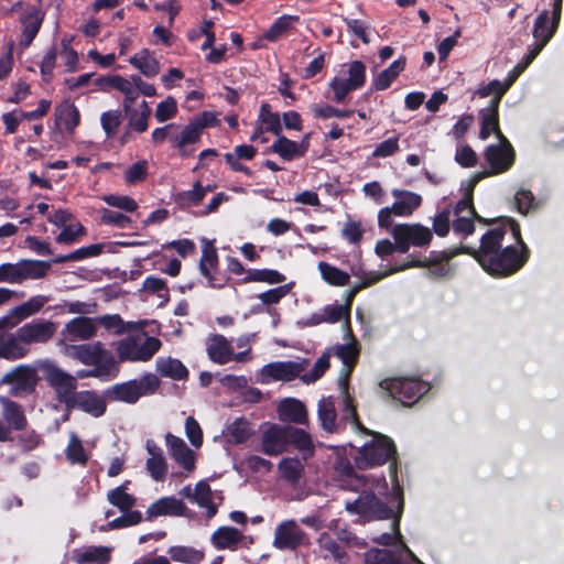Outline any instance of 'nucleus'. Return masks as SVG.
<instances>
[{
  "label": "nucleus",
  "instance_id": "26",
  "mask_svg": "<svg viewBox=\"0 0 564 564\" xmlns=\"http://www.w3.org/2000/svg\"><path fill=\"white\" fill-rule=\"evenodd\" d=\"M349 312L350 304H330L323 307L321 311L312 314L308 318L307 324L311 326L319 325L322 323L334 324L344 321V332L346 330V324H349Z\"/></svg>",
  "mask_w": 564,
  "mask_h": 564
},
{
  "label": "nucleus",
  "instance_id": "39",
  "mask_svg": "<svg viewBox=\"0 0 564 564\" xmlns=\"http://www.w3.org/2000/svg\"><path fill=\"white\" fill-rule=\"evenodd\" d=\"M19 283L24 280H36L46 275L51 264L39 260H21L17 262Z\"/></svg>",
  "mask_w": 564,
  "mask_h": 564
},
{
  "label": "nucleus",
  "instance_id": "2",
  "mask_svg": "<svg viewBox=\"0 0 564 564\" xmlns=\"http://www.w3.org/2000/svg\"><path fill=\"white\" fill-rule=\"evenodd\" d=\"M61 352L85 366L106 369L111 373H119V362L115 355L101 341L77 345H65Z\"/></svg>",
  "mask_w": 564,
  "mask_h": 564
},
{
  "label": "nucleus",
  "instance_id": "33",
  "mask_svg": "<svg viewBox=\"0 0 564 564\" xmlns=\"http://www.w3.org/2000/svg\"><path fill=\"white\" fill-rule=\"evenodd\" d=\"M292 445L300 454L303 460L314 456L315 445L312 436L302 429L289 425L288 446Z\"/></svg>",
  "mask_w": 564,
  "mask_h": 564
},
{
  "label": "nucleus",
  "instance_id": "57",
  "mask_svg": "<svg viewBox=\"0 0 564 564\" xmlns=\"http://www.w3.org/2000/svg\"><path fill=\"white\" fill-rule=\"evenodd\" d=\"M109 84L124 95L123 109L131 107V104L138 98L137 88L129 79L113 76L109 79Z\"/></svg>",
  "mask_w": 564,
  "mask_h": 564
},
{
  "label": "nucleus",
  "instance_id": "3",
  "mask_svg": "<svg viewBox=\"0 0 564 564\" xmlns=\"http://www.w3.org/2000/svg\"><path fill=\"white\" fill-rule=\"evenodd\" d=\"M366 82V66L360 61H354L341 65L338 74L329 82L328 87L333 91L332 99L341 104L350 91L357 90Z\"/></svg>",
  "mask_w": 564,
  "mask_h": 564
},
{
  "label": "nucleus",
  "instance_id": "27",
  "mask_svg": "<svg viewBox=\"0 0 564 564\" xmlns=\"http://www.w3.org/2000/svg\"><path fill=\"white\" fill-rule=\"evenodd\" d=\"M525 69V65L519 63L508 75V78L505 83L499 80H492L487 85L482 86L478 89L477 94L480 97H488L494 95V98L490 101L489 106H499L500 99L503 94L510 88V86L516 82L519 75Z\"/></svg>",
  "mask_w": 564,
  "mask_h": 564
},
{
  "label": "nucleus",
  "instance_id": "50",
  "mask_svg": "<svg viewBox=\"0 0 564 564\" xmlns=\"http://www.w3.org/2000/svg\"><path fill=\"white\" fill-rule=\"evenodd\" d=\"M317 543L321 550L326 552L325 556H330L338 563L347 560L345 549L329 533H322L317 539Z\"/></svg>",
  "mask_w": 564,
  "mask_h": 564
},
{
  "label": "nucleus",
  "instance_id": "42",
  "mask_svg": "<svg viewBox=\"0 0 564 564\" xmlns=\"http://www.w3.org/2000/svg\"><path fill=\"white\" fill-rule=\"evenodd\" d=\"M156 370L163 376L173 380H184L188 376L187 368L175 358L160 357L156 359Z\"/></svg>",
  "mask_w": 564,
  "mask_h": 564
},
{
  "label": "nucleus",
  "instance_id": "20",
  "mask_svg": "<svg viewBox=\"0 0 564 564\" xmlns=\"http://www.w3.org/2000/svg\"><path fill=\"white\" fill-rule=\"evenodd\" d=\"M398 554L389 550L371 549L366 553L367 564H423L413 552L400 542Z\"/></svg>",
  "mask_w": 564,
  "mask_h": 564
},
{
  "label": "nucleus",
  "instance_id": "23",
  "mask_svg": "<svg viewBox=\"0 0 564 564\" xmlns=\"http://www.w3.org/2000/svg\"><path fill=\"white\" fill-rule=\"evenodd\" d=\"M165 444L170 456L187 473L195 469V453L186 445L184 440L167 433Z\"/></svg>",
  "mask_w": 564,
  "mask_h": 564
},
{
  "label": "nucleus",
  "instance_id": "12",
  "mask_svg": "<svg viewBox=\"0 0 564 564\" xmlns=\"http://www.w3.org/2000/svg\"><path fill=\"white\" fill-rule=\"evenodd\" d=\"M381 388L387 389L390 394L404 404L414 403L424 395L430 386L415 378H394L383 380Z\"/></svg>",
  "mask_w": 564,
  "mask_h": 564
},
{
  "label": "nucleus",
  "instance_id": "5",
  "mask_svg": "<svg viewBox=\"0 0 564 564\" xmlns=\"http://www.w3.org/2000/svg\"><path fill=\"white\" fill-rule=\"evenodd\" d=\"M391 195L394 198L393 204L378 213V226L382 229H389L393 225V217H409L422 204V196L411 191L393 188Z\"/></svg>",
  "mask_w": 564,
  "mask_h": 564
},
{
  "label": "nucleus",
  "instance_id": "64",
  "mask_svg": "<svg viewBox=\"0 0 564 564\" xmlns=\"http://www.w3.org/2000/svg\"><path fill=\"white\" fill-rule=\"evenodd\" d=\"M329 351L322 355L315 362L310 372L303 373L301 380L305 383L315 382L318 380L329 367Z\"/></svg>",
  "mask_w": 564,
  "mask_h": 564
},
{
  "label": "nucleus",
  "instance_id": "63",
  "mask_svg": "<svg viewBox=\"0 0 564 564\" xmlns=\"http://www.w3.org/2000/svg\"><path fill=\"white\" fill-rule=\"evenodd\" d=\"M96 325H101L105 329L116 335L123 334L126 326L122 318L118 314H107L95 318Z\"/></svg>",
  "mask_w": 564,
  "mask_h": 564
},
{
  "label": "nucleus",
  "instance_id": "47",
  "mask_svg": "<svg viewBox=\"0 0 564 564\" xmlns=\"http://www.w3.org/2000/svg\"><path fill=\"white\" fill-rule=\"evenodd\" d=\"M250 434L248 421L241 417L228 424L224 432L226 441L230 444H241L249 438Z\"/></svg>",
  "mask_w": 564,
  "mask_h": 564
},
{
  "label": "nucleus",
  "instance_id": "51",
  "mask_svg": "<svg viewBox=\"0 0 564 564\" xmlns=\"http://www.w3.org/2000/svg\"><path fill=\"white\" fill-rule=\"evenodd\" d=\"M65 455L69 463L80 466H85L89 458L82 441L75 433H70L69 435V442L65 449Z\"/></svg>",
  "mask_w": 564,
  "mask_h": 564
},
{
  "label": "nucleus",
  "instance_id": "25",
  "mask_svg": "<svg viewBox=\"0 0 564 564\" xmlns=\"http://www.w3.org/2000/svg\"><path fill=\"white\" fill-rule=\"evenodd\" d=\"M68 409H79L95 417L101 416L106 411V401L96 391H78Z\"/></svg>",
  "mask_w": 564,
  "mask_h": 564
},
{
  "label": "nucleus",
  "instance_id": "62",
  "mask_svg": "<svg viewBox=\"0 0 564 564\" xmlns=\"http://www.w3.org/2000/svg\"><path fill=\"white\" fill-rule=\"evenodd\" d=\"M101 199L109 206L121 209L126 213H132L138 208V203L126 195L107 194Z\"/></svg>",
  "mask_w": 564,
  "mask_h": 564
},
{
  "label": "nucleus",
  "instance_id": "40",
  "mask_svg": "<svg viewBox=\"0 0 564 564\" xmlns=\"http://www.w3.org/2000/svg\"><path fill=\"white\" fill-rule=\"evenodd\" d=\"M484 178V173H477L475 174L468 182L463 184V187L465 189L464 197L458 200V203L455 206L454 215L455 216H462V215H469V216H477L476 212L473 206V193L474 188L477 185L479 181Z\"/></svg>",
  "mask_w": 564,
  "mask_h": 564
},
{
  "label": "nucleus",
  "instance_id": "16",
  "mask_svg": "<svg viewBox=\"0 0 564 564\" xmlns=\"http://www.w3.org/2000/svg\"><path fill=\"white\" fill-rule=\"evenodd\" d=\"M307 366L306 359L271 362L261 369V381L267 383L271 380L291 381L302 376Z\"/></svg>",
  "mask_w": 564,
  "mask_h": 564
},
{
  "label": "nucleus",
  "instance_id": "17",
  "mask_svg": "<svg viewBox=\"0 0 564 564\" xmlns=\"http://www.w3.org/2000/svg\"><path fill=\"white\" fill-rule=\"evenodd\" d=\"M490 170L482 172L484 177L508 171L514 162V151L509 141L503 138L497 145H489L485 152Z\"/></svg>",
  "mask_w": 564,
  "mask_h": 564
},
{
  "label": "nucleus",
  "instance_id": "37",
  "mask_svg": "<svg viewBox=\"0 0 564 564\" xmlns=\"http://www.w3.org/2000/svg\"><path fill=\"white\" fill-rule=\"evenodd\" d=\"M128 119V129L142 133L149 127V118L151 116V108L147 101H142L137 108L128 107L124 109Z\"/></svg>",
  "mask_w": 564,
  "mask_h": 564
},
{
  "label": "nucleus",
  "instance_id": "18",
  "mask_svg": "<svg viewBox=\"0 0 564 564\" xmlns=\"http://www.w3.org/2000/svg\"><path fill=\"white\" fill-rule=\"evenodd\" d=\"M21 338L26 349L30 350L31 345L34 344H46L50 341L56 333V324L50 319L35 318L29 323H25L18 328Z\"/></svg>",
  "mask_w": 564,
  "mask_h": 564
},
{
  "label": "nucleus",
  "instance_id": "36",
  "mask_svg": "<svg viewBox=\"0 0 564 564\" xmlns=\"http://www.w3.org/2000/svg\"><path fill=\"white\" fill-rule=\"evenodd\" d=\"M137 380L115 384L105 391V398L109 401L135 403L140 399Z\"/></svg>",
  "mask_w": 564,
  "mask_h": 564
},
{
  "label": "nucleus",
  "instance_id": "22",
  "mask_svg": "<svg viewBox=\"0 0 564 564\" xmlns=\"http://www.w3.org/2000/svg\"><path fill=\"white\" fill-rule=\"evenodd\" d=\"M210 541L213 545L218 550H231L236 551L240 547H249L253 544L252 536L245 535L241 531L234 527H221L217 529Z\"/></svg>",
  "mask_w": 564,
  "mask_h": 564
},
{
  "label": "nucleus",
  "instance_id": "32",
  "mask_svg": "<svg viewBox=\"0 0 564 564\" xmlns=\"http://www.w3.org/2000/svg\"><path fill=\"white\" fill-rule=\"evenodd\" d=\"M218 256L216 249L208 242L203 248V254L199 261V271L207 279L208 286L219 289L224 282L214 276L213 271L217 268Z\"/></svg>",
  "mask_w": 564,
  "mask_h": 564
},
{
  "label": "nucleus",
  "instance_id": "44",
  "mask_svg": "<svg viewBox=\"0 0 564 564\" xmlns=\"http://www.w3.org/2000/svg\"><path fill=\"white\" fill-rule=\"evenodd\" d=\"M129 62L147 77H154L160 72V64L149 50H142Z\"/></svg>",
  "mask_w": 564,
  "mask_h": 564
},
{
  "label": "nucleus",
  "instance_id": "4",
  "mask_svg": "<svg viewBox=\"0 0 564 564\" xmlns=\"http://www.w3.org/2000/svg\"><path fill=\"white\" fill-rule=\"evenodd\" d=\"M161 341L144 334L122 338L115 344L119 361H148L160 349Z\"/></svg>",
  "mask_w": 564,
  "mask_h": 564
},
{
  "label": "nucleus",
  "instance_id": "24",
  "mask_svg": "<svg viewBox=\"0 0 564 564\" xmlns=\"http://www.w3.org/2000/svg\"><path fill=\"white\" fill-rule=\"evenodd\" d=\"M344 340L345 343L335 345L334 347L328 349V351L330 355H334L339 360H341L344 366L347 368L348 375L352 367L355 366L359 355V344L357 339L354 337L349 324H346Z\"/></svg>",
  "mask_w": 564,
  "mask_h": 564
},
{
  "label": "nucleus",
  "instance_id": "21",
  "mask_svg": "<svg viewBox=\"0 0 564 564\" xmlns=\"http://www.w3.org/2000/svg\"><path fill=\"white\" fill-rule=\"evenodd\" d=\"M422 265H423V263L421 261L414 260V261L404 263L402 265L392 267L389 270L383 271V272L366 271L364 269L362 264L352 265L351 273L356 278L360 279V283L352 288L350 296H354L361 289H365V288L376 284L377 282H379L380 280L384 279L386 276H388L390 274H393L399 271H403L408 268L422 267Z\"/></svg>",
  "mask_w": 564,
  "mask_h": 564
},
{
  "label": "nucleus",
  "instance_id": "19",
  "mask_svg": "<svg viewBox=\"0 0 564 564\" xmlns=\"http://www.w3.org/2000/svg\"><path fill=\"white\" fill-rule=\"evenodd\" d=\"M289 425L265 423L261 432V452L269 456H278L288 448Z\"/></svg>",
  "mask_w": 564,
  "mask_h": 564
},
{
  "label": "nucleus",
  "instance_id": "56",
  "mask_svg": "<svg viewBox=\"0 0 564 564\" xmlns=\"http://www.w3.org/2000/svg\"><path fill=\"white\" fill-rule=\"evenodd\" d=\"M299 18L295 15H282L265 31L263 37L270 42H275L283 36Z\"/></svg>",
  "mask_w": 564,
  "mask_h": 564
},
{
  "label": "nucleus",
  "instance_id": "55",
  "mask_svg": "<svg viewBox=\"0 0 564 564\" xmlns=\"http://www.w3.org/2000/svg\"><path fill=\"white\" fill-rule=\"evenodd\" d=\"M169 555L174 562L198 564L204 558V553L191 546H172Z\"/></svg>",
  "mask_w": 564,
  "mask_h": 564
},
{
  "label": "nucleus",
  "instance_id": "15",
  "mask_svg": "<svg viewBox=\"0 0 564 564\" xmlns=\"http://www.w3.org/2000/svg\"><path fill=\"white\" fill-rule=\"evenodd\" d=\"M308 543L307 534L294 520H285L274 530L273 546L282 551H295Z\"/></svg>",
  "mask_w": 564,
  "mask_h": 564
},
{
  "label": "nucleus",
  "instance_id": "53",
  "mask_svg": "<svg viewBox=\"0 0 564 564\" xmlns=\"http://www.w3.org/2000/svg\"><path fill=\"white\" fill-rule=\"evenodd\" d=\"M245 282H267L278 284L285 281V276L272 269H249L246 271Z\"/></svg>",
  "mask_w": 564,
  "mask_h": 564
},
{
  "label": "nucleus",
  "instance_id": "9",
  "mask_svg": "<svg viewBox=\"0 0 564 564\" xmlns=\"http://www.w3.org/2000/svg\"><path fill=\"white\" fill-rule=\"evenodd\" d=\"M346 510L360 516L364 521L392 517V510L370 490H364L356 500L346 502Z\"/></svg>",
  "mask_w": 564,
  "mask_h": 564
},
{
  "label": "nucleus",
  "instance_id": "1",
  "mask_svg": "<svg viewBox=\"0 0 564 564\" xmlns=\"http://www.w3.org/2000/svg\"><path fill=\"white\" fill-rule=\"evenodd\" d=\"M513 235L518 238L521 252L514 247L501 248L505 230L495 228L488 230L481 238L480 248L474 252L475 258L491 275L506 276L517 272L528 260L529 250L520 239L518 226L512 227Z\"/></svg>",
  "mask_w": 564,
  "mask_h": 564
},
{
  "label": "nucleus",
  "instance_id": "38",
  "mask_svg": "<svg viewBox=\"0 0 564 564\" xmlns=\"http://www.w3.org/2000/svg\"><path fill=\"white\" fill-rule=\"evenodd\" d=\"M185 509L182 500L174 497H164L152 503L147 511L148 518H156L160 516H180Z\"/></svg>",
  "mask_w": 564,
  "mask_h": 564
},
{
  "label": "nucleus",
  "instance_id": "11",
  "mask_svg": "<svg viewBox=\"0 0 564 564\" xmlns=\"http://www.w3.org/2000/svg\"><path fill=\"white\" fill-rule=\"evenodd\" d=\"M128 484L129 481L108 492L109 502L124 512L123 516L109 522L108 525L110 529L134 525L138 524L142 519L141 512L130 511L135 502V499L127 492Z\"/></svg>",
  "mask_w": 564,
  "mask_h": 564
},
{
  "label": "nucleus",
  "instance_id": "60",
  "mask_svg": "<svg viewBox=\"0 0 564 564\" xmlns=\"http://www.w3.org/2000/svg\"><path fill=\"white\" fill-rule=\"evenodd\" d=\"M260 120L262 129L274 133L278 138L282 131L281 119L278 113L271 112L269 105L264 104L261 107Z\"/></svg>",
  "mask_w": 564,
  "mask_h": 564
},
{
  "label": "nucleus",
  "instance_id": "45",
  "mask_svg": "<svg viewBox=\"0 0 564 564\" xmlns=\"http://www.w3.org/2000/svg\"><path fill=\"white\" fill-rule=\"evenodd\" d=\"M318 420L324 431L329 433L337 431L336 408L332 398H323L318 402Z\"/></svg>",
  "mask_w": 564,
  "mask_h": 564
},
{
  "label": "nucleus",
  "instance_id": "34",
  "mask_svg": "<svg viewBox=\"0 0 564 564\" xmlns=\"http://www.w3.org/2000/svg\"><path fill=\"white\" fill-rule=\"evenodd\" d=\"M279 417L283 422L294 424L307 423V411L304 404L296 399H285L278 406Z\"/></svg>",
  "mask_w": 564,
  "mask_h": 564
},
{
  "label": "nucleus",
  "instance_id": "28",
  "mask_svg": "<svg viewBox=\"0 0 564 564\" xmlns=\"http://www.w3.org/2000/svg\"><path fill=\"white\" fill-rule=\"evenodd\" d=\"M200 139V134L196 128L189 122L184 127H180L177 130H173L171 134L172 148L178 150L182 156H191L194 150L191 148Z\"/></svg>",
  "mask_w": 564,
  "mask_h": 564
},
{
  "label": "nucleus",
  "instance_id": "61",
  "mask_svg": "<svg viewBox=\"0 0 564 564\" xmlns=\"http://www.w3.org/2000/svg\"><path fill=\"white\" fill-rule=\"evenodd\" d=\"M77 561L79 563H98L105 564L109 561V549L108 547H96L90 546L85 551L78 553Z\"/></svg>",
  "mask_w": 564,
  "mask_h": 564
},
{
  "label": "nucleus",
  "instance_id": "49",
  "mask_svg": "<svg viewBox=\"0 0 564 564\" xmlns=\"http://www.w3.org/2000/svg\"><path fill=\"white\" fill-rule=\"evenodd\" d=\"M42 13L37 9H32L30 12H28L24 18L22 19L23 24V42L25 45H30L31 42L34 40L36 34L39 33V30L42 24Z\"/></svg>",
  "mask_w": 564,
  "mask_h": 564
},
{
  "label": "nucleus",
  "instance_id": "52",
  "mask_svg": "<svg viewBox=\"0 0 564 564\" xmlns=\"http://www.w3.org/2000/svg\"><path fill=\"white\" fill-rule=\"evenodd\" d=\"M318 270L323 280H325L328 284L335 286H344L349 282V274L327 262L321 261L318 263Z\"/></svg>",
  "mask_w": 564,
  "mask_h": 564
},
{
  "label": "nucleus",
  "instance_id": "30",
  "mask_svg": "<svg viewBox=\"0 0 564 564\" xmlns=\"http://www.w3.org/2000/svg\"><path fill=\"white\" fill-rule=\"evenodd\" d=\"M307 149L308 137H305L301 142H295L286 137L279 135L271 145V151L279 154L285 161L303 156Z\"/></svg>",
  "mask_w": 564,
  "mask_h": 564
},
{
  "label": "nucleus",
  "instance_id": "41",
  "mask_svg": "<svg viewBox=\"0 0 564 564\" xmlns=\"http://www.w3.org/2000/svg\"><path fill=\"white\" fill-rule=\"evenodd\" d=\"M56 124L68 132H73L79 123V112L75 105L63 102L55 110Z\"/></svg>",
  "mask_w": 564,
  "mask_h": 564
},
{
  "label": "nucleus",
  "instance_id": "29",
  "mask_svg": "<svg viewBox=\"0 0 564 564\" xmlns=\"http://www.w3.org/2000/svg\"><path fill=\"white\" fill-rule=\"evenodd\" d=\"M145 448L149 455L145 464L147 470L154 480L162 481L167 474V462L163 451L153 440L147 441Z\"/></svg>",
  "mask_w": 564,
  "mask_h": 564
},
{
  "label": "nucleus",
  "instance_id": "8",
  "mask_svg": "<svg viewBox=\"0 0 564 564\" xmlns=\"http://www.w3.org/2000/svg\"><path fill=\"white\" fill-rule=\"evenodd\" d=\"M390 235L399 242V252L405 253L411 247L425 248L432 239L433 232L421 224H398L391 226Z\"/></svg>",
  "mask_w": 564,
  "mask_h": 564
},
{
  "label": "nucleus",
  "instance_id": "7",
  "mask_svg": "<svg viewBox=\"0 0 564 564\" xmlns=\"http://www.w3.org/2000/svg\"><path fill=\"white\" fill-rule=\"evenodd\" d=\"M41 368L46 382L54 389L57 400L68 408L78 392L76 391L77 377L66 372L52 361H44Z\"/></svg>",
  "mask_w": 564,
  "mask_h": 564
},
{
  "label": "nucleus",
  "instance_id": "43",
  "mask_svg": "<svg viewBox=\"0 0 564 564\" xmlns=\"http://www.w3.org/2000/svg\"><path fill=\"white\" fill-rule=\"evenodd\" d=\"M498 107L499 106H489L488 108L482 109L479 113L481 123L479 135L484 140L489 138L494 132L497 134L499 140L505 138L498 127Z\"/></svg>",
  "mask_w": 564,
  "mask_h": 564
},
{
  "label": "nucleus",
  "instance_id": "13",
  "mask_svg": "<svg viewBox=\"0 0 564 564\" xmlns=\"http://www.w3.org/2000/svg\"><path fill=\"white\" fill-rule=\"evenodd\" d=\"M98 327L95 318L78 316L68 321L61 330L58 346L61 349L65 345H76V341H87L97 335Z\"/></svg>",
  "mask_w": 564,
  "mask_h": 564
},
{
  "label": "nucleus",
  "instance_id": "35",
  "mask_svg": "<svg viewBox=\"0 0 564 564\" xmlns=\"http://www.w3.org/2000/svg\"><path fill=\"white\" fill-rule=\"evenodd\" d=\"M0 403L2 406V416L9 430H23L26 425V419L21 405L13 402L8 397H0Z\"/></svg>",
  "mask_w": 564,
  "mask_h": 564
},
{
  "label": "nucleus",
  "instance_id": "48",
  "mask_svg": "<svg viewBox=\"0 0 564 564\" xmlns=\"http://www.w3.org/2000/svg\"><path fill=\"white\" fill-rule=\"evenodd\" d=\"M405 59L399 58L394 61L388 68L383 69L375 79L373 88L376 90L387 89L398 75L404 69Z\"/></svg>",
  "mask_w": 564,
  "mask_h": 564
},
{
  "label": "nucleus",
  "instance_id": "14",
  "mask_svg": "<svg viewBox=\"0 0 564 564\" xmlns=\"http://www.w3.org/2000/svg\"><path fill=\"white\" fill-rule=\"evenodd\" d=\"M37 382V376L34 368L28 365H20L6 373L1 383L10 387L9 394L17 398H23L32 393Z\"/></svg>",
  "mask_w": 564,
  "mask_h": 564
},
{
  "label": "nucleus",
  "instance_id": "58",
  "mask_svg": "<svg viewBox=\"0 0 564 564\" xmlns=\"http://www.w3.org/2000/svg\"><path fill=\"white\" fill-rule=\"evenodd\" d=\"M339 384H340L341 395H343V401H344L343 420L350 422V424L354 427L359 429L360 423L357 419V413H356L355 406L352 405L351 398L348 393L347 379H340Z\"/></svg>",
  "mask_w": 564,
  "mask_h": 564
},
{
  "label": "nucleus",
  "instance_id": "31",
  "mask_svg": "<svg viewBox=\"0 0 564 564\" xmlns=\"http://www.w3.org/2000/svg\"><path fill=\"white\" fill-rule=\"evenodd\" d=\"M206 349L209 358L219 365H225L231 360L232 346L223 335H213L206 341Z\"/></svg>",
  "mask_w": 564,
  "mask_h": 564
},
{
  "label": "nucleus",
  "instance_id": "54",
  "mask_svg": "<svg viewBox=\"0 0 564 564\" xmlns=\"http://www.w3.org/2000/svg\"><path fill=\"white\" fill-rule=\"evenodd\" d=\"M194 502L205 508L207 517L212 518L216 514L217 508L212 501V490L206 481H199L194 488Z\"/></svg>",
  "mask_w": 564,
  "mask_h": 564
},
{
  "label": "nucleus",
  "instance_id": "46",
  "mask_svg": "<svg viewBox=\"0 0 564 564\" xmlns=\"http://www.w3.org/2000/svg\"><path fill=\"white\" fill-rule=\"evenodd\" d=\"M304 460L297 457H285L280 460L278 469L285 480L295 484L302 477L304 470Z\"/></svg>",
  "mask_w": 564,
  "mask_h": 564
},
{
  "label": "nucleus",
  "instance_id": "10",
  "mask_svg": "<svg viewBox=\"0 0 564 564\" xmlns=\"http://www.w3.org/2000/svg\"><path fill=\"white\" fill-rule=\"evenodd\" d=\"M561 14L555 15V11H552V17L550 18L549 11L543 10L538 18L535 19L533 25V37L535 43L532 48H530L525 59L522 65H525V68L531 64V62L539 55L542 48L547 44L551 37L554 35L558 23H560Z\"/></svg>",
  "mask_w": 564,
  "mask_h": 564
},
{
  "label": "nucleus",
  "instance_id": "6",
  "mask_svg": "<svg viewBox=\"0 0 564 564\" xmlns=\"http://www.w3.org/2000/svg\"><path fill=\"white\" fill-rule=\"evenodd\" d=\"M395 455V446L391 438L375 434L358 452L355 460L359 468L383 465Z\"/></svg>",
  "mask_w": 564,
  "mask_h": 564
},
{
  "label": "nucleus",
  "instance_id": "59",
  "mask_svg": "<svg viewBox=\"0 0 564 564\" xmlns=\"http://www.w3.org/2000/svg\"><path fill=\"white\" fill-rule=\"evenodd\" d=\"M204 197L203 186L197 182L192 189L178 193L176 196V203L181 207H193L197 206Z\"/></svg>",
  "mask_w": 564,
  "mask_h": 564
}]
</instances>
